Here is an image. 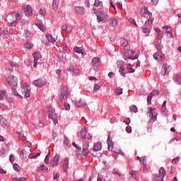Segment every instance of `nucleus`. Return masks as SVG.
Returning <instances> with one entry per match:
<instances>
[{"label":"nucleus","instance_id":"393cba45","mask_svg":"<svg viewBox=\"0 0 181 181\" xmlns=\"http://www.w3.org/2000/svg\"><path fill=\"white\" fill-rule=\"evenodd\" d=\"M62 168L64 169V172H69V158L64 159Z\"/></svg>","mask_w":181,"mask_h":181},{"label":"nucleus","instance_id":"5701e85b","mask_svg":"<svg viewBox=\"0 0 181 181\" xmlns=\"http://www.w3.org/2000/svg\"><path fill=\"white\" fill-rule=\"evenodd\" d=\"M8 67H9V71H12V70H13V69H15V67H16L17 69H19V67H21V65H19V64H16L13 62H9Z\"/></svg>","mask_w":181,"mask_h":181},{"label":"nucleus","instance_id":"39448f33","mask_svg":"<svg viewBox=\"0 0 181 181\" xmlns=\"http://www.w3.org/2000/svg\"><path fill=\"white\" fill-rule=\"evenodd\" d=\"M166 175V171H165V168L161 167L159 170V175H154V180L155 181H163V177H165Z\"/></svg>","mask_w":181,"mask_h":181},{"label":"nucleus","instance_id":"4c0bfd02","mask_svg":"<svg viewBox=\"0 0 181 181\" xmlns=\"http://www.w3.org/2000/svg\"><path fill=\"white\" fill-rule=\"evenodd\" d=\"M74 52L75 53H78V54H84V52H83V50H81V48H80L78 47H75L74 48Z\"/></svg>","mask_w":181,"mask_h":181},{"label":"nucleus","instance_id":"8fccbe9b","mask_svg":"<svg viewBox=\"0 0 181 181\" xmlns=\"http://www.w3.org/2000/svg\"><path fill=\"white\" fill-rule=\"evenodd\" d=\"M94 6H103V2L100 0H95Z\"/></svg>","mask_w":181,"mask_h":181},{"label":"nucleus","instance_id":"aec40b11","mask_svg":"<svg viewBox=\"0 0 181 181\" xmlns=\"http://www.w3.org/2000/svg\"><path fill=\"white\" fill-rule=\"evenodd\" d=\"M48 117L49 119H52L54 125H56V124H59V121L57 120V115H56L55 112L51 114L49 113V115H48Z\"/></svg>","mask_w":181,"mask_h":181},{"label":"nucleus","instance_id":"ddd939ff","mask_svg":"<svg viewBox=\"0 0 181 181\" xmlns=\"http://www.w3.org/2000/svg\"><path fill=\"white\" fill-rule=\"evenodd\" d=\"M88 146H90L88 141H84L82 146V149H83V153L85 156H88V155H90V151L88 150Z\"/></svg>","mask_w":181,"mask_h":181},{"label":"nucleus","instance_id":"052dcab7","mask_svg":"<svg viewBox=\"0 0 181 181\" xmlns=\"http://www.w3.org/2000/svg\"><path fill=\"white\" fill-rule=\"evenodd\" d=\"M64 108H65V110L66 111H69V110H70V104H69L67 103H64Z\"/></svg>","mask_w":181,"mask_h":181},{"label":"nucleus","instance_id":"7ed1b4c3","mask_svg":"<svg viewBox=\"0 0 181 181\" xmlns=\"http://www.w3.org/2000/svg\"><path fill=\"white\" fill-rule=\"evenodd\" d=\"M93 13L96 15L97 22H98V23H101V22L102 23L107 22V19H108V14H107V12L103 10L95 11V10L93 9Z\"/></svg>","mask_w":181,"mask_h":181},{"label":"nucleus","instance_id":"9d476101","mask_svg":"<svg viewBox=\"0 0 181 181\" xmlns=\"http://www.w3.org/2000/svg\"><path fill=\"white\" fill-rule=\"evenodd\" d=\"M170 70H172L170 65L164 63L162 66L161 74H163V76H166L170 73Z\"/></svg>","mask_w":181,"mask_h":181},{"label":"nucleus","instance_id":"2f4dec72","mask_svg":"<svg viewBox=\"0 0 181 181\" xmlns=\"http://www.w3.org/2000/svg\"><path fill=\"white\" fill-rule=\"evenodd\" d=\"M121 47L125 50V47H128V49H129V45H128V40L123 39L121 42Z\"/></svg>","mask_w":181,"mask_h":181},{"label":"nucleus","instance_id":"2eb2a0df","mask_svg":"<svg viewBox=\"0 0 181 181\" xmlns=\"http://www.w3.org/2000/svg\"><path fill=\"white\" fill-rule=\"evenodd\" d=\"M153 59L155 60H158V62H162V60H165V54L158 52H156L153 55Z\"/></svg>","mask_w":181,"mask_h":181},{"label":"nucleus","instance_id":"37998d69","mask_svg":"<svg viewBox=\"0 0 181 181\" xmlns=\"http://www.w3.org/2000/svg\"><path fill=\"white\" fill-rule=\"evenodd\" d=\"M37 170H49V168H47V167L46 165H45V164H42L41 165H40L39 167H37Z\"/></svg>","mask_w":181,"mask_h":181},{"label":"nucleus","instance_id":"cd10ccee","mask_svg":"<svg viewBox=\"0 0 181 181\" xmlns=\"http://www.w3.org/2000/svg\"><path fill=\"white\" fill-rule=\"evenodd\" d=\"M0 36L4 39H8L9 37V33L6 30L0 31Z\"/></svg>","mask_w":181,"mask_h":181},{"label":"nucleus","instance_id":"a18cd8bd","mask_svg":"<svg viewBox=\"0 0 181 181\" xmlns=\"http://www.w3.org/2000/svg\"><path fill=\"white\" fill-rule=\"evenodd\" d=\"M122 94V88H117L115 91V95H121Z\"/></svg>","mask_w":181,"mask_h":181},{"label":"nucleus","instance_id":"49530a36","mask_svg":"<svg viewBox=\"0 0 181 181\" xmlns=\"http://www.w3.org/2000/svg\"><path fill=\"white\" fill-rule=\"evenodd\" d=\"M150 95L152 96V97H158V95H159V90H153L151 93Z\"/></svg>","mask_w":181,"mask_h":181},{"label":"nucleus","instance_id":"0e129e2a","mask_svg":"<svg viewBox=\"0 0 181 181\" xmlns=\"http://www.w3.org/2000/svg\"><path fill=\"white\" fill-rule=\"evenodd\" d=\"M71 30H73V26L67 25L66 33H71Z\"/></svg>","mask_w":181,"mask_h":181},{"label":"nucleus","instance_id":"4be33fe9","mask_svg":"<svg viewBox=\"0 0 181 181\" xmlns=\"http://www.w3.org/2000/svg\"><path fill=\"white\" fill-rule=\"evenodd\" d=\"M101 149H103V144H101V142H97L94 144L93 151L95 152H98V151H101Z\"/></svg>","mask_w":181,"mask_h":181},{"label":"nucleus","instance_id":"f8f14e48","mask_svg":"<svg viewBox=\"0 0 181 181\" xmlns=\"http://www.w3.org/2000/svg\"><path fill=\"white\" fill-rule=\"evenodd\" d=\"M33 56L34 57L33 66L36 67L37 66V63H39V62H42V55L40 54V52H35Z\"/></svg>","mask_w":181,"mask_h":181},{"label":"nucleus","instance_id":"1a4fd4ad","mask_svg":"<svg viewBox=\"0 0 181 181\" xmlns=\"http://www.w3.org/2000/svg\"><path fill=\"white\" fill-rule=\"evenodd\" d=\"M21 93L24 97H30V86L28 84H24L21 87Z\"/></svg>","mask_w":181,"mask_h":181},{"label":"nucleus","instance_id":"72a5a7b5","mask_svg":"<svg viewBox=\"0 0 181 181\" xmlns=\"http://www.w3.org/2000/svg\"><path fill=\"white\" fill-rule=\"evenodd\" d=\"M59 157L54 156L52 161V168H54V166H57L59 165Z\"/></svg>","mask_w":181,"mask_h":181},{"label":"nucleus","instance_id":"69168bd1","mask_svg":"<svg viewBox=\"0 0 181 181\" xmlns=\"http://www.w3.org/2000/svg\"><path fill=\"white\" fill-rule=\"evenodd\" d=\"M112 173L118 175L119 176H121V173H119V170L117 168H115L112 170Z\"/></svg>","mask_w":181,"mask_h":181},{"label":"nucleus","instance_id":"a19ab883","mask_svg":"<svg viewBox=\"0 0 181 181\" xmlns=\"http://www.w3.org/2000/svg\"><path fill=\"white\" fill-rule=\"evenodd\" d=\"M6 156V150L1 148L0 150V158H5Z\"/></svg>","mask_w":181,"mask_h":181},{"label":"nucleus","instance_id":"58836bf2","mask_svg":"<svg viewBox=\"0 0 181 181\" xmlns=\"http://www.w3.org/2000/svg\"><path fill=\"white\" fill-rule=\"evenodd\" d=\"M25 49H32L33 47V44L30 41H27L25 44Z\"/></svg>","mask_w":181,"mask_h":181},{"label":"nucleus","instance_id":"6ab92c4d","mask_svg":"<svg viewBox=\"0 0 181 181\" xmlns=\"http://www.w3.org/2000/svg\"><path fill=\"white\" fill-rule=\"evenodd\" d=\"M117 67L120 68L119 73H121L123 77H125V73H124V71L125 70V68H124V62H122V61H117Z\"/></svg>","mask_w":181,"mask_h":181},{"label":"nucleus","instance_id":"603ef678","mask_svg":"<svg viewBox=\"0 0 181 181\" xmlns=\"http://www.w3.org/2000/svg\"><path fill=\"white\" fill-rule=\"evenodd\" d=\"M37 26L38 29H40V30H42V32H44V30H46V28H45V25L42 23H37Z\"/></svg>","mask_w":181,"mask_h":181},{"label":"nucleus","instance_id":"c85d7f7f","mask_svg":"<svg viewBox=\"0 0 181 181\" xmlns=\"http://www.w3.org/2000/svg\"><path fill=\"white\" fill-rule=\"evenodd\" d=\"M75 11L79 15H83L84 12H86V9L84 8V7L82 6L76 7Z\"/></svg>","mask_w":181,"mask_h":181},{"label":"nucleus","instance_id":"423d86ee","mask_svg":"<svg viewBox=\"0 0 181 181\" xmlns=\"http://www.w3.org/2000/svg\"><path fill=\"white\" fill-rule=\"evenodd\" d=\"M148 114L149 117H151V120L153 121V122H155L158 117V111L156 109L152 107H148Z\"/></svg>","mask_w":181,"mask_h":181},{"label":"nucleus","instance_id":"412c9836","mask_svg":"<svg viewBox=\"0 0 181 181\" xmlns=\"http://www.w3.org/2000/svg\"><path fill=\"white\" fill-rule=\"evenodd\" d=\"M107 144L108 146V150L109 151L112 150V148H114V143L112 142V139H111L110 134L108 135Z\"/></svg>","mask_w":181,"mask_h":181},{"label":"nucleus","instance_id":"7c9ffc66","mask_svg":"<svg viewBox=\"0 0 181 181\" xmlns=\"http://www.w3.org/2000/svg\"><path fill=\"white\" fill-rule=\"evenodd\" d=\"M59 4H60V0H53L52 9H54V11L57 10L59 8Z\"/></svg>","mask_w":181,"mask_h":181},{"label":"nucleus","instance_id":"dca6fc26","mask_svg":"<svg viewBox=\"0 0 181 181\" xmlns=\"http://www.w3.org/2000/svg\"><path fill=\"white\" fill-rule=\"evenodd\" d=\"M99 61H100V59L98 58V57H95L92 59L91 64H92V69L93 70H97V69H98V66H100Z\"/></svg>","mask_w":181,"mask_h":181},{"label":"nucleus","instance_id":"473e14b6","mask_svg":"<svg viewBox=\"0 0 181 181\" xmlns=\"http://www.w3.org/2000/svg\"><path fill=\"white\" fill-rule=\"evenodd\" d=\"M38 156H40V153H31L29 154L28 158L29 159H36Z\"/></svg>","mask_w":181,"mask_h":181},{"label":"nucleus","instance_id":"b1692460","mask_svg":"<svg viewBox=\"0 0 181 181\" xmlns=\"http://www.w3.org/2000/svg\"><path fill=\"white\" fill-rule=\"evenodd\" d=\"M87 104L86 103V100H83L81 99H78L76 101L75 105L78 107H85V105Z\"/></svg>","mask_w":181,"mask_h":181},{"label":"nucleus","instance_id":"13d9d810","mask_svg":"<svg viewBox=\"0 0 181 181\" xmlns=\"http://www.w3.org/2000/svg\"><path fill=\"white\" fill-rule=\"evenodd\" d=\"M33 35L30 33V32L27 31V34L25 35V37L28 40H30V39H32Z\"/></svg>","mask_w":181,"mask_h":181},{"label":"nucleus","instance_id":"c756f323","mask_svg":"<svg viewBox=\"0 0 181 181\" xmlns=\"http://www.w3.org/2000/svg\"><path fill=\"white\" fill-rule=\"evenodd\" d=\"M64 144L65 149H67V148H70V146H71V144L70 143V140L67 137H64Z\"/></svg>","mask_w":181,"mask_h":181},{"label":"nucleus","instance_id":"4d7b16f0","mask_svg":"<svg viewBox=\"0 0 181 181\" xmlns=\"http://www.w3.org/2000/svg\"><path fill=\"white\" fill-rule=\"evenodd\" d=\"M101 88V86H100V83H95L93 87L94 91H98Z\"/></svg>","mask_w":181,"mask_h":181},{"label":"nucleus","instance_id":"a211bd4d","mask_svg":"<svg viewBox=\"0 0 181 181\" xmlns=\"http://www.w3.org/2000/svg\"><path fill=\"white\" fill-rule=\"evenodd\" d=\"M110 26H112V28H115L118 25V19H117L115 17H112L108 21Z\"/></svg>","mask_w":181,"mask_h":181},{"label":"nucleus","instance_id":"f3484780","mask_svg":"<svg viewBox=\"0 0 181 181\" xmlns=\"http://www.w3.org/2000/svg\"><path fill=\"white\" fill-rule=\"evenodd\" d=\"M68 70L69 71H73V73H74V74H75V76H78V74H80V69H78V67L74 66V65H70L68 67Z\"/></svg>","mask_w":181,"mask_h":181},{"label":"nucleus","instance_id":"c03bdc74","mask_svg":"<svg viewBox=\"0 0 181 181\" xmlns=\"http://www.w3.org/2000/svg\"><path fill=\"white\" fill-rule=\"evenodd\" d=\"M130 110L132 112H138V107L135 105H132L130 106Z\"/></svg>","mask_w":181,"mask_h":181},{"label":"nucleus","instance_id":"09e8293b","mask_svg":"<svg viewBox=\"0 0 181 181\" xmlns=\"http://www.w3.org/2000/svg\"><path fill=\"white\" fill-rule=\"evenodd\" d=\"M12 94L13 95H18V97H22V95H19V93H18V92L16 91V88H15V86H12Z\"/></svg>","mask_w":181,"mask_h":181},{"label":"nucleus","instance_id":"774afa93","mask_svg":"<svg viewBox=\"0 0 181 181\" xmlns=\"http://www.w3.org/2000/svg\"><path fill=\"white\" fill-rule=\"evenodd\" d=\"M67 24L63 25L61 28L62 30H64V32H67Z\"/></svg>","mask_w":181,"mask_h":181},{"label":"nucleus","instance_id":"6e6d98bb","mask_svg":"<svg viewBox=\"0 0 181 181\" xmlns=\"http://www.w3.org/2000/svg\"><path fill=\"white\" fill-rule=\"evenodd\" d=\"M143 33H144L146 37L149 36V30H148V28H143Z\"/></svg>","mask_w":181,"mask_h":181},{"label":"nucleus","instance_id":"bf43d9fd","mask_svg":"<svg viewBox=\"0 0 181 181\" xmlns=\"http://www.w3.org/2000/svg\"><path fill=\"white\" fill-rule=\"evenodd\" d=\"M163 29H165V32L166 33H170V32H172V28H170L169 26H165V27H163Z\"/></svg>","mask_w":181,"mask_h":181},{"label":"nucleus","instance_id":"864d4df0","mask_svg":"<svg viewBox=\"0 0 181 181\" xmlns=\"http://www.w3.org/2000/svg\"><path fill=\"white\" fill-rule=\"evenodd\" d=\"M175 81L177 84H181V74H178L175 77Z\"/></svg>","mask_w":181,"mask_h":181},{"label":"nucleus","instance_id":"79ce46f5","mask_svg":"<svg viewBox=\"0 0 181 181\" xmlns=\"http://www.w3.org/2000/svg\"><path fill=\"white\" fill-rule=\"evenodd\" d=\"M20 156L21 159H25L28 157V153H25V150H22L20 153Z\"/></svg>","mask_w":181,"mask_h":181},{"label":"nucleus","instance_id":"20e7f679","mask_svg":"<svg viewBox=\"0 0 181 181\" xmlns=\"http://www.w3.org/2000/svg\"><path fill=\"white\" fill-rule=\"evenodd\" d=\"M6 80L11 87H16L18 86V78L12 74L7 75Z\"/></svg>","mask_w":181,"mask_h":181},{"label":"nucleus","instance_id":"ea45409f","mask_svg":"<svg viewBox=\"0 0 181 181\" xmlns=\"http://www.w3.org/2000/svg\"><path fill=\"white\" fill-rule=\"evenodd\" d=\"M0 122L2 125V127H6L8 125V121L6 120V119L1 117L0 119Z\"/></svg>","mask_w":181,"mask_h":181},{"label":"nucleus","instance_id":"e2e57ef3","mask_svg":"<svg viewBox=\"0 0 181 181\" xmlns=\"http://www.w3.org/2000/svg\"><path fill=\"white\" fill-rule=\"evenodd\" d=\"M83 139H88L89 141H91V139H93V136L91 134H86Z\"/></svg>","mask_w":181,"mask_h":181},{"label":"nucleus","instance_id":"6e6552de","mask_svg":"<svg viewBox=\"0 0 181 181\" xmlns=\"http://www.w3.org/2000/svg\"><path fill=\"white\" fill-rule=\"evenodd\" d=\"M59 93V100H61V101H63V100H66V98L69 97V90L67 89V86H64L62 88H61Z\"/></svg>","mask_w":181,"mask_h":181},{"label":"nucleus","instance_id":"338daca9","mask_svg":"<svg viewBox=\"0 0 181 181\" xmlns=\"http://www.w3.org/2000/svg\"><path fill=\"white\" fill-rule=\"evenodd\" d=\"M40 15L45 16L46 15V10L45 8L40 9Z\"/></svg>","mask_w":181,"mask_h":181},{"label":"nucleus","instance_id":"0eeeda50","mask_svg":"<svg viewBox=\"0 0 181 181\" xmlns=\"http://www.w3.org/2000/svg\"><path fill=\"white\" fill-rule=\"evenodd\" d=\"M140 15L143 18H146V19H149V18H152V13L148 10V8L144 6L140 11Z\"/></svg>","mask_w":181,"mask_h":181},{"label":"nucleus","instance_id":"4468645a","mask_svg":"<svg viewBox=\"0 0 181 181\" xmlns=\"http://www.w3.org/2000/svg\"><path fill=\"white\" fill-rule=\"evenodd\" d=\"M46 83H47L46 79L43 78H38L33 81L34 86H36L37 87H43V86H45Z\"/></svg>","mask_w":181,"mask_h":181},{"label":"nucleus","instance_id":"f704fd0d","mask_svg":"<svg viewBox=\"0 0 181 181\" xmlns=\"http://www.w3.org/2000/svg\"><path fill=\"white\" fill-rule=\"evenodd\" d=\"M131 62H127L126 66H127V70L129 71V73H134L135 71V69H132V65L129 64Z\"/></svg>","mask_w":181,"mask_h":181},{"label":"nucleus","instance_id":"de8ad7c7","mask_svg":"<svg viewBox=\"0 0 181 181\" xmlns=\"http://www.w3.org/2000/svg\"><path fill=\"white\" fill-rule=\"evenodd\" d=\"M18 134V139H19L21 141H25V139H23V138L25 136V135L23 134H22V132H17Z\"/></svg>","mask_w":181,"mask_h":181},{"label":"nucleus","instance_id":"a878e982","mask_svg":"<svg viewBox=\"0 0 181 181\" xmlns=\"http://www.w3.org/2000/svg\"><path fill=\"white\" fill-rule=\"evenodd\" d=\"M46 38L48 40V43H51L52 45H54L56 43V39L53 37V36L50 34L46 35Z\"/></svg>","mask_w":181,"mask_h":181},{"label":"nucleus","instance_id":"bb28decb","mask_svg":"<svg viewBox=\"0 0 181 181\" xmlns=\"http://www.w3.org/2000/svg\"><path fill=\"white\" fill-rule=\"evenodd\" d=\"M87 134V129L86 127H83L82 129H81L80 132L78 133V135L79 138H86V135Z\"/></svg>","mask_w":181,"mask_h":181},{"label":"nucleus","instance_id":"5fc2aeb1","mask_svg":"<svg viewBox=\"0 0 181 181\" xmlns=\"http://www.w3.org/2000/svg\"><path fill=\"white\" fill-rule=\"evenodd\" d=\"M13 168L14 169V170H16V172H19V170H21V167L19 166V165L14 163L13 165Z\"/></svg>","mask_w":181,"mask_h":181},{"label":"nucleus","instance_id":"f257e3e1","mask_svg":"<svg viewBox=\"0 0 181 181\" xmlns=\"http://www.w3.org/2000/svg\"><path fill=\"white\" fill-rule=\"evenodd\" d=\"M139 55L138 54H135L134 50H132L130 48H128V47H125V49H124L123 52V58L127 63H131L132 60H135L138 59Z\"/></svg>","mask_w":181,"mask_h":181},{"label":"nucleus","instance_id":"680f3d73","mask_svg":"<svg viewBox=\"0 0 181 181\" xmlns=\"http://www.w3.org/2000/svg\"><path fill=\"white\" fill-rule=\"evenodd\" d=\"M140 162H142L144 166H146V157H142Z\"/></svg>","mask_w":181,"mask_h":181},{"label":"nucleus","instance_id":"c9c22d12","mask_svg":"<svg viewBox=\"0 0 181 181\" xmlns=\"http://www.w3.org/2000/svg\"><path fill=\"white\" fill-rule=\"evenodd\" d=\"M111 151V152H115L116 153H119L120 155H122V156H124V152H122V151L119 148H112V150H109Z\"/></svg>","mask_w":181,"mask_h":181},{"label":"nucleus","instance_id":"f03ea898","mask_svg":"<svg viewBox=\"0 0 181 181\" xmlns=\"http://www.w3.org/2000/svg\"><path fill=\"white\" fill-rule=\"evenodd\" d=\"M22 19V13H12L6 17V21L11 26H16L18 21Z\"/></svg>","mask_w":181,"mask_h":181},{"label":"nucleus","instance_id":"3c124183","mask_svg":"<svg viewBox=\"0 0 181 181\" xmlns=\"http://www.w3.org/2000/svg\"><path fill=\"white\" fill-rule=\"evenodd\" d=\"M5 95H6V91L4 90H0V100H4Z\"/></svg>","mask_w":181,"mask_h":181},{"label":"nucleus","instance_id":"9b49d317","mask_svg":"<svg viewBox=\"0 0 181 181\" xmlns=\"http://www.w3.org/2000/svg\"><path fill=\"white\" fill-rule=\"evenodd\" d=\"M22 11L26 16H32V15H33V11H32V6H30V5L23 6Z\"/></svg>","mask_w":181,"mask_h":181},{"label":"nucleus","instance_id":"e433bc0d","mask_svg":"<svg viewBox=\"0 0 181 181\" xmlns=\"http://www.w3.org/2000/svg\"><path fill=\"white\" fill-rule=\"evenodd\" d=\"M11 180L12 181H26L27 179L25 177H13Z\"/></svg>","mask_w":181,"mask_h":181}]
</instances>
